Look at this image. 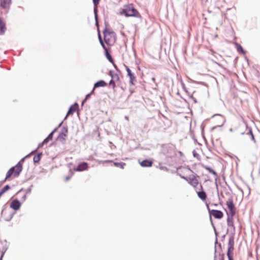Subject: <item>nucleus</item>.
Here are the masks:
<instances>
[{
  "label": "nucleus",
  "mask_w": 260,
  "mask_h": 260,
  "mask_svg": "<svg viewBox=\"0 0 260 260\" xmlns=\"http://www.w3.org/2000/svg\"><path fill=\"white\" fill-rule=\"evenodd\" d=\"M104 49L105 50L107 58L110 62H111L114 65L115 68L117 69V66L114 64L113 59H112L111 55L108 52V49L106 47H105V48H104Z\"/></svg>",
  "instance_id": "obj_16"
},
{
  "label": "nucleus",
  "mask_w": 260,
  "mask_h": 260,
  "mask_svg": "<svg viewBox=\"0 0 260 260\" xmlns=\"http://www.w3.org/2000/svg\"><path fill=\"white\" fill-rule=\"evenodd\" d=\"M10 189V186L8 185H7L5 186L0 191L1 193L3 194L6 192L7 190H8Z\"/></svg>",
  "instance_id": "obj_21"
},
{
  "label": "nucleus",
  "mask_w": 260,
  "mask_h": 260,
  "mask_svg": "<svg viewBox=\"0 0 260 260\" xmlns=\"http://www.w3.org/2000/svg\"><path fill=\"white\" fill-rule=\"evenodd\" d=\"M99 1L100 0H93V4H94V11L95 12L96 11V8H97V6L99 4Z\"/></svg>",
  "instance_id": "obj_28"
},
{
  "label": "nucleus",
  "mask_w": 260,
  "mask_h": 260,
  "mask_svg": "<svg viewBox=\"0 0 260 260\" xmlns=\"http://www.w3.org/2000/svg\"><path fill=\"white\" fill-rule=\"evenodd\" d=\"M49 141V139H47V138H46L43 142V144H46L48 142V141Z\"/></svg>",
  "instance_id": "obj_32"
},
{
  "label": "nucleus",
  "mask_w": 260,
  "mask_h": 260,
  "mask_svg": "<svg viewBox=\"0 0 260 260\" xmlns=\"http://www.w3.org/2000/svg\"><path fill=\"white\" fill-rule=\"evenodd\" d=\"M107 85V83L103 80H100L96 83H95L94 85V87L91 91V93H93L94 89L100 87H104Z\"/></svg>",
  "instance_id": "obj_15"
},
{
  "label": "nucleus",
  "mask_w": 260,
  "mask_h": 260,
  "mask_svg": "<svg viewBox=\"0 0 260 260\" xmlns=\"http://www.w3.org/2000/svg\"><path fill=\"white\" fill-rule=\"evenodd\" d=\"M4 252H2L0 260H2V259H3V257L4 256Z\"/></svg>",
  "instance_id": "obj_36"
},
{
  "label": "nucleus",
  "mask_w": 260,
  "mask_h": 260,
  "mask_svg": "<svg viewBox=\"0 0 260 260\" xmlns=\"http://www.w3.org/2000/svg\"><path fill=\"white\" fill-rule=\"evenodd\" d=\"M54 131H53L52 133H51L49 136L47 137V139H49V140H51L52 139L53 134Z\"/></svg>",
  "instance_id": "obj_30"
},
{
  "label": "nucleus",
  "mask_w": 260,
  "mask_h": 260,
  "mask_svg": "<svg viewBox=\"0 0 260 260\" xmlns=\"http://www.w3.org/2000/svg\"><path fill=\"white\" fill-rule=\"evenodd\" d=\"M114 76L116 78L117 80H118L119 79V76L118 75V74H116Z\"/></svg>",
  "instance_id": "obj_37"
},
{
  "label": "nucleus",
  "mask_w": 260,
  "mask_h": 260,
  "mask_svg": "<svg viewBox=\"0 0 260 260\" xmlns=\"http://www.w3.org/2000/svg\"><path fill=\"white\" fill-rule=\"evenodd\" d=\"M214 260H224L223 256L220 254L218 256L215 255Z\"/></svg>",
  "instance_id": "obj_27"
},
{
  "label": "nucleus",
  "mask_w": 260,
  "mask_h": 260,
  "mask_svg": "<svg viewBox=\"0 0 260 260\" xmlns=\"http://www.w3.org/2000/svg\"><path fill=\"white\" fill-rule=\"evenodd\" d=\"M10 207L14 210H18L21 206V203L18 200H13L10 203Z\"/></svg>",
  "instance_id": "obj_10"
},
{
  "label": "nucleus",
  "mask_w": 260,
  "mask_h": 260,
  "mask_svg": "<svg viewBox=\"0 0 260 260\" xmlns=\"http://www.w3.org/2000/svg\"><path fill=\"white\" fill-rule=\"evenodd\" d=\"M125 69L127 73V76L129 77V83L132 85H134V81H136V77L127 66H125Z\"/></svg>",
  "instance_id": "obj_9"
},
{
  "label": "nucleus",
  "mask_w": 260,
  "mask_h": 260,
  "mask_svg": "<svg viewBox=\"0 0 260 260\" xmlns=\"http://www.w3.org/2000/svg\"><path fill=\"white\" fill-rule=\"evenodd\" d=\"M207 208L209 210L210 215L213 216L215 218L221 219L223 217V214L221 211L216 210H210L208 206H207Z\"/></svg>",
  "instance_id": "obj_7"
},
{
  "label": "nucleus",
  "mask_w": 260,
  "mask_h": 260,
  "mask_svg": "<svg viewBox=\"0 0 260 260\" xmlns=\"http://www.w3.org/2000/svg\"><path fill=\"white\" fill-rule=\"evenodd\" d=\"M203 188L201 189V191H197L198 197L203 201H205L207 199V196L206 192L203 191Z\"/></svg>",
  "instance_id": "obj_13"
},
{
  "label": "nucleus",
  "mask_w": 260,
  "mask_h": 260,
  "mask_svg": "<svg viewBox=\"0 0 260 260\" xmlns=\"http://www.w3.org/2000/svg\"><path fill=\"white\" fill-rule=\"evenodd\" d=\"M198 176L196 175H191L188 177H182L184 180H185L191 186H192L194 189H197L198 186L200 187V189H203L202 185L200 183L198 179Z\"/></svg>",
  "instance_id": "obj_4"
},
{
  "label": "nucleus",
  "mask_w": 260,
  "mask_h": 260,
  "mask_svg": "<svg viewBox=\"0 0 260 260\" xmlns=\"http://www.w3.org/2000/svg\"><path fill=\"white\" fill-rule=\"evenodd\" d=\"M234 240L232 238H230L228 242V250L227 255L229 260H232L234 251Z\"/></svg>",
  "instance_id": "obj_6"
},
{
  "label": "nucleus",
  "mask_w": 260,
  "mask_h": 260,
  "mask_svg": "<svg viewBox=\"0 0 260 260\" xmlns=\"http://www.w3.org/2000/svg\"><path fill=\"white\" fill-rule=\"evenodd\" d=\"M2 216L6 221H10L13 217V214L9 210L5 209L2 210Z\"/></svg>",
  "instance_id": "obj_8"
},
{
  "label": "nucleus",
  "mask_w": 260,
  "mask_h": 260,
  "mask_svg": "<svg viewBox=\"0 0 260 260\" xmlns=\"http://www.w3.org/2000/svg\"><path fill=\"white\" fill-rule=\"evenodd\" d=\"M206 169H207V170H208L210 172L212 173L213 174H216L215 172L214 171H213V170H211V169H209V168H207Z\"/></svg>",
  "instance_id": "obj_34"
},
{
  "label": "nucleus",
  "mask_w": 260,
  "mask_h": 260,
  "mask_svg": "<svg viewBox=\"0 0 260 260\" xmlns=\"http://www.w3.org/2000/svg\"><path fill=\"white\" fill-rule=\"evenodd\" d=\"M41 154H38L34 157V161L35 162H38L40 160Z\"/></svg>",
  "instance_id": "obj_23"
},
{
  "label": "nucleus",
  "mask_w": 260,
  "mask_h": 260,
  "mask_svg": "<svg viewBox=\"0 0 260 260\" xmlns=\"http://www.w3.org/2000/svg\"><path fill=\"white\" fill-rule=\"evenodd\" d=\"M73 175V173L72 172L71 175L66 177L65 181H68V180H69L72 177Z\"/></svg>",
  "instance_id": "obj_29"
},
{
  "label": "nucleus",
  "mask_w": 260,
  "mask_h": 260,
  "mask_svg": "<svg viewBox=\"0 0 260 260\" xmlns=\"http://www.w3.org/2000/svg\"><path fill=\"white\" fill-rule=\"evenodd\" d=\"M104 41L108 46H112L116 40L115 33L110 29L106 28L104 31Z\"/></svg>",
  "instance_id": "obj_2"
},
{
  "label": "nucleus",
  "mask_w": 260,
  "mask_h": 260,
  "mask_svg": "<svg viewBox=\"0 0 260 260\" xmlns=\"http://www.w3.org/2000/svg\"><path fill=\"white\" fill-rule=\"evenodd\" d=\"M11 4V0H0V6L3 9H8Z\"/></svg>",
  "instance_id": "obj_12"
},
{
  "label": "nucleus",
  "mask_w": 260,
  "mask_h": 260,
  "mask_svg": "<svg viewBox=\"0 0 260 260\" xmlns=\"http://www.w3.org/2000/svg\"><path fill=\"white\" fill-rule=\"evenodd\" d=\"M10 189V186L8 185H7L5 186L0 191L1 193L3 194L6 192L7 190H8Z\"/></svg>",
  "instance_id": "obj_20"
},
{
  "label": "nucleus",
  "mask_w": 260,
  "mask_h": 260,
  "mask_svg": "<svg viewBox=\"0 0 260 260\" xmlns=\"http://www.w3.org/2000/svg\"><path fill=\"white\" fill-rule=\"evenodd\" d=\"M216 118H219L221 120V122L219 123V124H222L223 122L224 118L223 116L220 115H217L213 116V118L215 119Z\"/></svg>",
  "instance_id": "obj_25"
},
{
  "label": "nucleus",
  "mask_w": 260,
  "mask_h": 260,
  "mask_svg": "<svg viewBox=\"0 0 260 260\" xmlns=\"http://www.w3.org/2000/svg\"><path fill=\"white\" fill-rule=\"evenodd\" d=\"M78 107V105L77 103L72 105L69 108V110L67 113L66 117H67L68 116H69L70 115L73 114L76 111Z\"/></svg>",
  "instance_id": "obj_14"
},
{
  "label": "nucleus",
  "mask_w": 260,
  "mask_h": 260,
  "mask_svg": "<svg viewBox=\"0 0 260 260\" xmlns=\"http://www.w3.org/2000/svg\"><path fill=\"white\" fill-rule=\"evenodd\" d=\"M118 14L126 17H133L141 18V15L133 4L126 5L119 10Z\"/></svg>",
  "instance_id": "obj_1"
},
{
  "label": "nucleus",
  "mask_w": 260,
  "mask_h": 260,
  "mask_svg": "<svg viewBox=\"0 0 260 260\" xmlns=\"http://www.w3.org/2000/svg\"><path fill=\"white\" fill-rule=\"evenodd\" d=\"M10 189V186L8 185H7L5 186L0 191L1 193L3 194L6 192L7 190H8Z\"/></svg>",
  "instance_id": "obj_19"
},
{
  "label": "nucleus",
  "mask_w": 260,
  "mask_h": 260,
  "mask_svg": "<svg viewBox=\"0 0 260 260\" xmlns=\"http://www.w3.org/2000/svg\"><path fill=\"white\" fill-rule=\"evenodd\" d=\"M110 76H111L112 78H114V76L112 74L111 72H110Z\"/></svg>",
  "instance_id": "obj_38"
},
{
  "label": "nucleus",
  "mask_w": 260,
  "mask_h": 260,
  "mask_svg": "<svg viewBox=\"0 0 260 260\" xmlns=\"http://www.w3.org/2000/svg\"><path fill=\"white\" fill-rule=\"evenodd\" d=\"M109 86H112L113 89H114L116 87V84L115 82L113 80V79H111V81L109 82Z\"/></svg>",
  "instance_id": "obj_26"
},
{
  "label": "nucleus",
  "mask_w": 260,
  "mask_h": 260,
  "mask_svg": "<svg viewBox=\"0 0 260 260\" xmlns=\"http://www.w3.org/2000/svg\"><path fill=\"white\" fill-rule=\"evenodd\" d=\"M114 166L117 167H119L120 168L123 169L124 166L125 165L124 163L122 162H114Z\"/></svg>",
  "instance_id": "obj_22"
},
{
  "label": "nucleus",
  "mask_w": 260,
  "mask_h": 260,
  "mask_svg": "<svg viewBox=\"0 0 260 260\" xmlns=\"http://www.w3.org/2000/svg\"><path fill=\"white\" fill-rule=\"evenodd\" d=\"M141 166L144 167H151L152 161L149 160H144L141 163Z\"/></svg>",
  "instance_id": "obj_18"
},
{
  "label": "nucleus",
  "mask_w": 260,
  "mask_h": 260,
  "mask_svg": "<svg viewBox=\"0 0 260 260\" xmlns=\"http://www.w3.org/2000/svg\"><path fill=\"white\" fill-rule=\"evenodd\" d=\"M6 30V24L3 21L2 19L0 18V35L4 34Z\"/></svg>",
  "instance_id": "obj_17"
},
{
  "label": "nucleus",
  "mask_w": 260,
  "mask_h": 260,
  "mask_svg": "<svg viewBox=\"0 0 260 260\" xmlns=\"http://www.w3.org/2000/svg\"><path fill=\"white\" fill-rule=\"evenodd\" d=\"M88 168V164L86 162H83L80 164L76 168L74 169L76 171H83L87 170Z\"/></svg>",
  "instance_id": "obj_11"
},
{
  "label": "nucleus",
  "mask_w": 260,
  "mask_h": 260,
  "mask_svg": "<svg viewBox=\"0 0 260 260\" xmlns=\"http://www.w3.org/2000/svg\"><path fill=\"white\" fill-rule=\"evenodd\" d=\"M99 41H100V44H101L102 46L103 47V48H105L106 47L105 44L104 43V42L102 39V37H101V36L100 35V34H99Z\"/></svg>",
  "instance_id": "obj_24"
},
{
  "label": "nucleus",
  "mask_w": 260,
  "mask_h": 260,
  "mask_svg": "<svg viewBox=\"0 0 260 260\" xmlns=\"http://www.w3.org/2000/svg\"><path fill=\"white\" fill-rule=\"evenodd\" d=\"M226 205L229 210V215L230 218H228V221L229 222L230 220H232L233 216L236 214V208L233 203V200L232 198H229L226 202Z\"/></svg>",
  "instance_id": "obj_5"
},
{
  "label": "nucleus",
  "mask_w": 260,
  "mask_h": 260,
  "mask_svg": "<svg viewBox=\"0 0 260 260\" xmlns=\"http://www.w3.org/2000/svg\"><path fill=\"white\" fill-rule=\"evenodd\" d=\"M238 51L240 50V51H243V48H242V46H240V45H238Z\"/></svg>",
  "instance_id": "obj_33"
},
{
  "label": "nucleus",
  "mask_w": 260,
  "mask_h": 260,
  "mask_svg": "<svg viewBox=\"0 0 260 260\" xmlns=\"http://www.w3.org/2000/svg\"><path fill=\"white\" fill-rule=\"evenodd\" d=\"M22 169V164L19 162L15 166L11 168L7 172L6 180H8L12 176L13 177H17Z\"/></svg>",
  "instance_id": "obj_3"
},
{
  "label": "nucleus",
  "mask_w": 260,
  "mask_h": 260,
  "mask_svg": "<svg viewBox=\"0 0 260 260\" xmlns=\"http://www.w3.org/2000/svg\"><path fill=\"white\" fill-rule=\"evenodd\" d=\"M248 134H249L251 135L252 140L253 141H255L254 137V136H253V134L252 133V131L251 130H250Z\"/></svg>",
  "instance_id": "obj_31"
},
{
  "label": "nucleus",
  "mask_w": 260,
  "mask_h": 260,
  "mask_svg": "<svg viewBox=\"0 0 260 260\" xmlns=\"http://www.w3.org/2000/svg\"><path fill=\"white\" fill-rule=\"evenodd\" d=\"M92 93H91V92L90 93H88V94H87L86 96L85 100H86L87 99H88L89 97L90 96V95Z\"/></svg>",
  "instance_id": "obj_35"
}]
</instances>
